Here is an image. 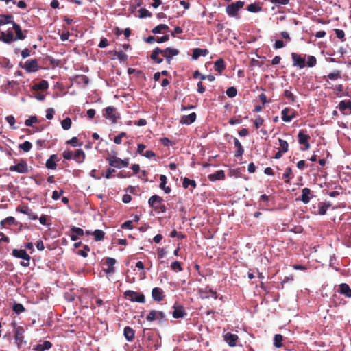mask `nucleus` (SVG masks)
I'll use <instances>...</instances> for the list:
<instances>
[{
    "instance_id": "f257e3e1",
    "label": "nucleus",
    "mask_w": 351,
    "mask_h": 351,
    "mask_svg": "<svg viewBox=\"0 0 351 351\" xmlns=\"http://www.w3.org/2000/svg\"><path fill=\"white\" fill-rule=\"evenodd\" d=\"M14 328V339L19 349L22 348L27 344V341L24 339L25 329L23 326H16V323H12Z\"/></svg>"
},
{
    "instance_id": "f03ea898",
    "label": "nucleus",
    "mask_w": 351,
    "mask_h": 351,
    "mask_svg": "<svg viewBox=\"0 0 351 351\" xmlns=\"http://www.w3.org/2000/svg\"><path fill=\"white\" fill-rule=\"evenodd\" d=\"M163 199L157 195L151 196L148 200L149 206L158 212L165 213L167 210L166 206L162 204Z\"/></svg>"
},
{
    "instance_id": "7ed1b4c3",
    "label": "nucleus",
    "mask_w": 351,
    "mask_h": 351,
    "mask_svg": "<svg viewBox=\"0 0 351 351\" xmlns=\"http://www.w3.org/2000/svg\"><path fill=\"white\" fill-rule=\"evenodd\" d=\"M103 116L111 121L112 123H117V120L121 118L119 113L114 106H108L104 110Z\"/></svg>"
},
{
    "instance_id": "20e7f679",
    "label": "nucleus",
    "mask_w": 351,
    "mask_h": 351,
    "mask_svg": "<svg viewBox=\"0 0 351 351\" xmlns=\"http://www.w3.org/2000/svg\"><path fill=\"white\" fill-rule=\"evenodd\" d=\"M12 254L16 258L24 260V261L21 262V265L23 267H28L29 265L31 256L25 250L14 249L12 250Z\"/></svg>"
},
{
    "instance_id": "39448f33",
    "label": "nucleus",
    "mask_w": 351,
    "mask_h": 351,
    "mask_svg": "<svg viewBox=\"0 0 351 351\" xmlns=\"http://www.w3.org/2000/svg\"><path fill=\"white\" fill-rule=\"evenodd\" d=\"M244 5L245 2L242 1H238L235 3H232L226 7V12L230 16L238 17V11L242 8Z\"/></svg>"
},
{
    "instance_id": "423d86ee",
    "label": "nucleus",
    "mask_w": 351,
    "mask_h": 351,
    "mask_svg": "<svg viewBox=\"0 0 351 351\" xmlns=\"http://www.w3.org/2000/svg\"><path fill=\"white\" fill-rule=\"evenodd\" d=\"M124 297L129 299L132 302H137L139 303H145V299L143 294L135 292L132 290H128L124 293Z\"/></svg>"
},
{
    "instance_id": "0eeeda50",
    "label": "nucleus",
    "mask_w": 351,
    "mask_h": 351,
    "mask_svg": "<svg viewBox=\"0 0 351 351\" xmlns=\"http://www.w3.org/2000/svg\"><path fill=\"white\" fill-rule=\"evenodd\" d=\"M180 51L177 49L167 47L165 49H161V56L165 58L168 64H171L173 58L179 54Z\"/></svg>"
},
{
    "instance_id": "6e6552de",
    "label": "nucleus",
    "mask_w": 351,
    "mask_h": 351,
    "mask_svg": "<svg viewBox=\"0 0 351 351\" xmlns=\"http://www.w3.org/2000/svg\"><path fill=\"white\" fill-rule=\"evenodd\" d=\"M9 170L19 173H28V165L24 160L21 159L18 164L10 166Z\"/></svg>"
},
{
    "instance_id": "1a4fd4ad",
    "label": "nucleus",
    "mask_w": 351,
    "mask_h": 351,
    "mask_svg": "<svg viewBox=\"0 0 351 351\" xmlns=\"http://www.w3.org/2000/svg\"><path fill=\"white\" fill-rule=\"evenodd\" d=\"M297 112L295 110L286 107L281 112V118L285 122H290L293 119L296 117Z\"/></svg>"
},
{
    "instance_id": "9d476101",
    "label": "nucleus",
    "mask_w": 351,
    "mask_h": 351,
    "mask_svg": "<svg viewBox=\"0 0 351 351\" xmlns=\"http://www.w3.org/2000/svg\"><path fill=\"white\" fill-rule=\"evenodd\" d=\"M291 58L293 61V66L298 67L299 69H303L306 66V60L304 57L296 53H291Z\"/></svg>"
},
{
    "instance_id": "9b49d317",
    "label": "nucleus",
    "mask_w": 351,
    "mask_h": 351,
    "mask_svg": "<svg viewBox=\"0 0 351 351\" xmlns=\"http://www.w3.org/2000/svg\"><path fill=\"white\" fill-rule=\"evenodd\" d=\"M23 68L29 73L36 72L38 71L39 66L38 64V60L32 59L27 60L25 62V64L23 66Z\"/></svg>"
},
{
    "instance_id": "f8f14e48",
    "label": "nucleus",
    "mask_w": 351,
    "mask_h": 351,
    "mask_svg": "<svg viewBox=\"0 0 351 351\" xmlns=\"http://www.w3.org/2000/svg\"><path fill=\"white\" fill-rule=\"evenodd\" d=\"M187 313L182 305L177 304L176 303L173 306V311L172 313V315L173 318H184L186 316Z\"/></svg>"
},
{
    "instance_id": "ddd939ff",
    "label": "nucleus",
    "mask_w": 351,
    "mask_h": 351,
    "mask_svg": "<svg viewBox=\"0 0 351 351\" xmlns=\"http://www.w3.org/2000/svg\"><path fill=\"white\" fill-rule=\"evenodd\" d=\"M146 319L149 322H153L154 320H163L165 319V315L162 311L152 310L147 315Z\"/></svg>"
},
{
    "instance_id": "4468645a",
    "label": "nucleus",
    "mask_w": 351,
    "mask_h": 351,
    "mask_svg": "<svg viewBox=\"0 0 351 351\" xmlns=\"http://www.w3.org/2000/svg\"><path fill=\"white\" fill-rule=\"evenodd\" d=\"M298 139L300 145H304L306 150L310 148V144L308 143L310 136L308 134H305L303 130L299 131L298 134Z\"/></svg>"
},
{
    "instance_id": "2eb2a0df",
    "label": "nucleus",
    "mask_w": 351,
    "mask_h": 351,
    "mask_svg": "<svg viewBox=\"0 0 351 351\" xmlns=\"http://www.w3.org/2000/svg\"><path fill=\"white\" fill-rule=\"evenodd\" d=\"M224 341L230 346L234 347L237 345V341L239 339V337L236 334H232L227 332L223 335Z\"/></svg>"
},
{
    "instance_id": "dca6fc26",
    "label": "nucleus",
    "mask_w": 351,
    "mask_h": 351,
    "mask_svg": "<svg viewBox=\"0 0 351 351\" xmlns=\"http://www.w3.org/2000/svg\"><path fill=\"white\" fill-rule=\"evenodd\" d=\"M150 58L156 64H160L163 62V57L161 56V49L156 47L150 55Z\"/></svg>"
},
{
    "instance_id": "f3484780",
    "label": "nucleus",
    "mask_w": 351,
    "mask_h": 351,
    "mask_svg": "<svg viewBox=\"0 0 351 351\" xmlns=\"http://www.w3.org/2000/svg\"><path fill=\"white\" fill-rule=\"evenodd\" d=\"M116 260L113 258L108 257L106 258L105 265H107V268L104 269V271L107 274H113L115 271L114 265Z\"/></svg>"
},
{
    "instance_id": "a211bd4d",
    "label": "nucleus",
    "mask_w": 351,
    "mask_h": 351,
    "mask_svg": "<svg viewBox=\"0 0 351 351\" xmlns=\"http://www.w3.org/2000/svg\"><path fill=\"white\" fill-rule=\"evenodd\" d=\"M60 161V158H58L57 154H52L49 156V158L47 160L45 166L49 169H56L57 165L56 162Z\"/></svg>"
},
{
    "instance_id": "6ab92c4d",
    "label": "nucleus",
    "mask_w": 351,
    "mask_h": 351,
    "mask_svg": "<svg viewBox=\"0 0 351 351\" xmlns=\"http://www.w3.org/2000/svg\"><path fill=\"white\" fill-rule=\"evenodd\" d=\"M152 296L153 300L157 302L162 301L164 298V292L161 288L154 287L152 291Z\"/></svg>"
},
{
    "instance_id": "aec40b11",
    "label": "nucleus",
    "mask_w": 351,
    "mask_h": 351,
    "mask_svg": "<svg viewBox=\"0 0 351 351\" xmlns=\"http://www.w3.org/2000/svg\"><path fill=\"white\" fill-rule=\"evenodd\" d=\"M12 28L16 33V37L14 38V40H24L26 38V36L23 34L20 25L16 24L14 21H12Z\"/></svg>"
},
{
    "instance_id": "412c9836",
    "label": "nucleus",
    "mask_w": 351,
    "mask_h": 351,
    "mask_svg": "<svg viewBox=\"0 0 351 351\" xmlns=\"http://www.w3.org/2000/svg\"><path fill=\"white\" fill-rule=\"evenodd\" d=\"M196 113L192 112L189 115H184L181 117L180 123L185 125H189L196 120Z\"/></svg>"
},
{
    "instance_id": "4be33fe9",
    "label": "nucleus",
    "mask_w": 351,
    "mask_h": 351,
    "mask_svg": "<svg viewBox=\"0 0 351 351\" xmlns=\"http://www.w3.org/2000/svg\"><path fill=\"white\" fill-rule=\"evenodd\" d=\"M209 53L207 49L195 48L193 51L192 58L197 60L201 56H206Z\"/></svg>"
},
{
    "instance_id": "5701e85b",
    "label": "nucleus",
    "mask_w": 351,
    "mask_h": 351,
    "mask_svg": "<svg viewBox=\"0 0 351 351\" xmlns=\"http://www.w3.org/2000/svg\"><path fill=\"white\" fill-rule=\"evenodd\" d=\"M106 160L108 161L109 165L110 166L118 168V169L121 168L122 159H121L120 158H118V157L114 156L112 157L106 158Z\"/></svg>"
},
{
    "instance_id": "b1692460",
    "label": "nucleus",
    "mask_w": 351,
    "mask_h": 351,
    "mask_svg": "<svg viewBox=\"0 0 351 351\" xmlns=\"http://www.w3.org/2000/svg\"><path fill=\"white\" fill-rule=\"evenodd\" d=\"M52 347V343L49 341H45L42 343L36 345L33 350L35 351H45L49 350Z\"/></svg>"
},
{
    "instance_id": "393cba45",
    "label": "nucleus",
    "mask_w": 351,
    "mask_h": 351,
    "mask_svg": "<svg viewBox=\"0 0 351 351\" xmlns=\"http://www.w3.org/2000/svg\"><path fill=\"white\" fill-rule=\"evenodd\" d=\"M71 231L72 232V234L71 235V239L73 241H76L78 239V237H81V236H83L84 235V230L83 229L80 228H78V227H75V226H73L71 228Z\"/></svg>"
},
{
    "instance_id": "a878e982",
    "label": "nucleus",
    "mask_w": 351,
    "mask_h": 351,
    "mask_svg": "<svg viewBox=\"0 0 351 351\" xmlns=\"http://www.w3.org/2000/svg\"><path fill=\"white\" fill-rule=\"evenodd\" d=\"M339 291L341 294L344 295L347 298H351V289L346 283L339 285Z\"/></svg>"
},
{
    "instance_id": "bb28decb",
    "label": "nucleus",
    "mask_w": 351,
    "mask_h": 351,
    "mask_svg": "<svg viewBox=\"0 0 351 351\" xmlns=\"http://www.w3.org/2000/svg\"><path fill=\"white\" fill-rule=\"evenodd\" d=\"M85 157L86 154L81 149L75 150V153L73 154V159L77 163H82L85 159Z\"/></svg>"
},
{
    "instance_id": "cd10ccee",
    "label": "nucleus",
    "mask_w": 351,
    "mask_h": 351,
    "mask_svg": "<svg viewBox=\"0 0 351 351\" xmlns=\"http://www.w3.org/2000/svg\"><path fill=\"white\" fill-rule=\"evenodd\" d=\"M123 335L127 341H132L134 339L135 332L131 327L125 326L124 328Z\"/></svg>"
},
{
    "instance_id": "c85d7f7f",
    "label": "nucleus",
    "mask_w": 351,
    "mask_h": 351,
    "mask_svg": "<svg viewBox=\"0 0 351 351\" xmlns=\"http://www.w3.org/2000/svg\"><path fill=\"white\" fill-rule=\"evenodd\" d=\"M208 178L210 181L223 180L225 178V173L223 170H219L214 173L208 175Z\"/></svg>"
},
{
    "instance_id": "c756f323",
    "label": "nucleus",
    "mask_w": 351,
    "mask_h": 351,
    "mask_svg": "<svg viewBox=\"0 0 351 351\" xmlns=\"http://www.w3.org/2000/svg\"><path fill=\"white\" fill-rule=\"evenodd\" d=\"M48 87H49V84H48L47 81L43 80L40 82H39L38 83L34 84L32 86V89L35 91H37L39 90H45L47 89Z\"/></svg>"
},
{
    "instance_id": "7c9ffc66",
    "label": "nucleus",
    "mask_w": 351,
    "mask_h": 351,
    "mask_svg": "<svg viewBox=\"0 0 351 351\" xmlns=\"http://www.w3.org/2000/svg\"><path fill=\"white\" fill-rule=\"evenodd\" d=\"M234 146L237 147V151L234 154V156L235 157L241 156L244 153V149H243L241 143L239 142V141L237 138H234Z\"/></svg>"
},
{
    "instance_id": "2f4dec72",
    "label": "nucleus",
    "mask_w": 351,
    "mask_h": 351,
    "mask_svg": "<svg viewBox=\"0 0 351 351\" xmlns=\"http://www.w3.org/2000/svg\"><path fill=\"white\" fill-rule=\"evenodd\" d=\"M214 69L216 71L221 74L226 69L224 60L222 58L218 59L214 63Z\"/></svg>"
},
{
    "instance_id": "473e14b6",
    "label": "nucleus",
    "mask_w": 351,
    "mask_h": 351,
    "mask_svg": "<svg viewBox=\"0 0 351 351\" xmlns=\"http://www.w3.org/2000/svg\"><path fill=\"white\" fill-rule=\"evenodd\" d=\"M160 186L159 187L165 191V193H169L171 191L169 186H166L167 177L165 175H160Z\"/></svg>"
},
{
    "instance_id": "72a5a7b5",
    "label": "nucleus",
    "mask_w": 351,
    "mask_h": 351,
    "mask_svg": "<svg viewBox=\"0 0 351 351\" xmlns=\"http://www.w3.org/2000/svg\"><path fill=\"white\" fill-rule=\"evenodd\" d=\"M0 34L2 36V41L5 43H10L14 40L13 33L8 31L7 34L0 31Z\"/></svg>"
},
{
    "instance_id": "f704fd0d",
    "label": "nucleus",
    "mask_w": 351,
    "mask_h": 351,
    "mask_svg": "<svg viewBox=\"0 0 351 351\" xmlns=\"http://www.w3.org/2000/svg\"><path fill=\"white\" fill-rule=\"evenodd\" d=\"M330 206L331 204L330 202H319L318 204V214L321 215H325Z\"/></svg>"
},
{
    "instance_id": "c9c22d12",
    "label": "nucleus",
    "mask_w": 351,
    "mask_h": 351,
    "mask_svg": "<svg viewBox=\"0 0 351 351\" xmlns=\"http://www.w3.org/2000/svg\"><path fill=\"white\" fill-rule=\"evenodd\" d=\"M310 194H311V190L308 188H304L302 190V195L300 197L301 201L304 203L307 204L310 201Z\"/></svg>"
},
{
    "instance_id": "e433bc0d",
    "label": "nucleus",
    "mask_w": 351,
    "mask_h": 351,
    "mask_svg": "<svg viewBox=\"0 0 351 351\" xmlns=\"http://www.w3.org/2000/svg\"><path fill=\"white\" fill-rule=\"evenodd\" d=\"M13 18L12 15L11 14H0V26L8 23H12L11 19Z\"/></svg>"
},
{
    "instance_id": "4c0bfd02",
    "label": "nucleus",
    "mask_w": 351,
    "mask_h": 351,
    "mask_svg": "<svg viewBox=\"0 0 351 351\" xmlns=\"http://www.w3.org/2000/svg\"><path fill=\"white\" fill-rule=\"evenodd\" d=\"M182 186L184 189H187L189 186H191L193 189H195L197 186V184L194 180H191L188 178H184L183 179Z\"/></svg>"
},
{
    "instance_id": "58836bf2",
    "label": "nucleus",
    "mask_w": 351,
    "mask_h": 351,
    "mask_svg": "<svg viewBox=\"0 0 351 351\" xmlns=\"http://www.w3.org/2000/svg\"><path fill=\"white\" fill-rule=\"evenodd\" d=\"M247 10L250 12H258L262 10V7L259 5V3H254L248 5Z\"/></svg>"
},
{
    "instance_id": "ea45409f",
    "label": "nucleus",
    "mask_w": 351,
    "mask_h": 351,
    "mask_svg": "<svg viewBox=\"0 0 351 351\" xmlns=\"http://www.w3.org/2000/svg\"><path fill=\"white\" fill-rule=\"evenodd\" d=\"M293 178V172L291 167H287L285 171L282 176V179L285 180V182L289 183L290 179Z\"/></svg>"
},
{
    "instance_id": "a19ab883",
    "label": "nucleus",
    "mask_w": 351,
    "mask_h": 351,
    "mask_svg": "<svg viewBox=\"0 0 351 351\" xmlns=\"http://www.w3.org/2000/svg\"><path fill=\"white\" fill-rule=\"evenodd\" d=\"M93 235L94 236L96 241H100L104 239L105 232L101 230L97 229L93 232Z\"/></svg>"
},
{
    "instance_id": "79ce46f5",
    "label": "nucleus",
    "mask_w": 351,
    "mask_h": 351,
    "mask_svg": "<svg viewBox=\"0 0 351 351\" xmlns=\"http://www.w3.org/2000/svg\"><path fill=\"white\" fill-rule=\"evenodd\" d=\"M283 337L280 334H276L274 338V345L276 348H280L282 346Z\"/></svg>"
},
{
    "instance_id": "37998d69",
    "label": "nucleus",
    "mask_w": 351,
    "mask_h": 351,
    "mask_svg": "<svg viewBox=\"0 0 351 351\" xmlns=\"http://www.w3.org/2000/svg\"><path fill=\"white\" fill-rule=\"evenodd\" d=\"M169 27L165 24H160L159 25L156 26L152 30L153 34H160L162 30H168Z\"/></svg>"
},
{
    "instance_id": "c03bdc74",
    "label": "nucleus",
    "mask_w": 351,
    "mask_h": 351,
    "mask_svg": "<svg viewBox=\"0 0 351 351\" xmlns=\"http://www.w3.org/2000/svg\"><path fill=\"white\" fill-rule=\"evenodd\" d=\"M72 121L69 117H66L61 121L62 128L64 130H67L71 128Z\"/></svg>"
},
{
    "instance_id": "a18cd8bd",
    "label": "nucleus",
    "mask_w": 351,
    "mask_h": 351,
    "mask_svg": "<svg viewBox=\"0 0 351 351\" xmlns=\"http://www.w3.org/2000/svg\"><path fill=\"white\" fill-rule=\"evenodd\" d=\"M278 141H279V145H280L279 150L286 153L288 151V148H289L288 143L285 140H283L281 138H279Z\"/></svg>"
},
{
    "instance_id": "49530a36",
    "label": "nucleus",
    "mask_w": 351,
    "mask_h": 351,
    "mask_svg": "<svg viewBox=\"0 0 351 351\" xmlns=\"http://www.w3.org/2000/svg\"><path fill=\"white\" fill-rule=\"evenodd\" d=\"M32 147V144L29 141H25L22 144L19 145V148L25 152H28Z\"/></svg>"
},
{
    "instance_id": "de8ad7c7",
    "label": "nucleus",
    "mask_w": 351,
    "mask_h": 351,
    "mask_svg": "<svg viewBox=\"0 0 351 351\" xmlns=\"http://www.w3.org/2000/svg\"><path fill=\"white\" fill-rule=\"evenodd\" d=\"M171 268L175 272L182 271L183 270L181 263L178 261H176L171 263Z\"/></svg>"
},
{
    "instance_id": "09e8293b",
    "label": "nucleus",
    "mask_w": 351,
    "mask_h": 351,
    "mask_svg": "<svg viewBox=\"0 0 351 351\" xmlns=\"http://www.w3.org/2000/svg\"><path fill=\"white\" fill-rule=\"evenodd\" d=\"M12 310L17 314H20L25 311V308L22 304L14 303L12 306Z\"/></svg>"
},
{
    "instance_id": "8fccbe9b",
    "label": "nucleus",
    "mask_w": 351,
    "mask_h": 351,
    "mask_svg": "<svg viewBox=\"0 0 351 351\" xmlns=\"http://www.w3.org/2000/svg\"><path fill=\"white\" fill-rule=\"evenodd\" d=\"M283 95L293 103L296 100V97L289 90H285L283 93Z\"/></svg>"
},
{
    "instance_id": "3c124183",
    "label": "nucleus",
    "mask_w": 351,
    "mask_h": 351,
    "mask_svg": "<svg viewBox=\"0 0 351 351\" xmlns=\"http://www.w3.org/2000/svg\"><path fill=\"white\" fill-rule=\"evenodd\" d=\"M327 77L328 79H330V80H337L339 78H341V71H339V70H336L334 72L329 73L327 75Z\"/></svg>"
},
{
    "instance_id": "603ef678",
    "label": "nucleus",
    "mask_w": 351,
    "mask_h": 351,
    "mask_svg": "<svg viewBox=\"0 0 351 351\" xmlns=\"http://www.w3.org/2000/svg\"><path fill=\"white\" fill-rule=\"evenodd\" d=\"M121 62H125L128 60V56L122 51H114V53Z\"/></svg>"
},
{
    "instance_id": "864d4df0",
    "label": "nucleus",
    "mask_w": 351,
    "mask_h": 351,
    "mask_svg": "<svg viewBox=\"0 0 351 351\" xmlns=\"http://www.w3.org/2000/svg\"><path fill=\"white\" fill-rule=\"evenodd\" d=\"M351 101H341L339 104V109L340 111L343 112L346 109L349 108L350 106Z\"/></svg>"
},
{
    "instance_id": "5fc2aeb1",
    "label": "nucleus",
    "mask_w": 351,
    "mask_h": 351,
    "mask_svg": "<svg viewBox=\"0 0 351 351\" xmlns=\"http://www.w3.org/2000/svg\"><path fill=\"white\" fill-rule=\"evenodd\" d=\"M139 17L140 18H145V17H151L152 13L145 8H141L138 10Z\"/></svg>"
},
{
    "instance_id": "6e6d98bb",
    "label": "nucleus",
    "mask_w": 351,
    "mask_h": 351,
    "mask_svg": "<svg viewBox=\"0 0 351 351\" xmlns=\"http://www.w3.org/2000/svg\"><path fill=\"white\" fill-rule=\"evenodd\" d=\"M31 209L27 206H23V205H19L16 208V210L17 212L21 213L26 215H27V214H29V211Z\"/></svg>"
},
{
    "instance_id": "4d7b16f0",
    "label": "nucleus",
    "mask_w": 351,
    "mask_h": 351,
    "mask_svg": "<svg viewBox=\"0 0 351 351\" xmlns=\"http://www.w3.org/2000/svg\"><path fill=\"white\" fill-rule=\"evenodd\" d=\"M226 93L228 97H235L237 95V88L235 87L231 86V87L228 88V89L226 91Z\"/></svg>"
},
{
    "instance_id": "13d9d810",
    "label": "nucleus",
    "mask_w": 351,
    "mask_h": 351,
    "mask_svg": "<svg viewBox=\"0 0 351 351\" xmlns=\"http://www.w3.org/2000/svg\"><path fill=\"white\" fill-rule=\"evenodd\" d=\"M317 64V59L315 56H309L308 57V60L306 62V65L308 66V67H313V66H315Z\"/></svg>"
},
{
    "instance_id": "bf43d9fd",
    "label": "nucleus",
    "mask_w": 351,
    "mask_h": 351,
    "mask_svg": "<svg viewBox=\"0 0 351 351\" xmlns=\"http://www.w3.org/2000/svg\"><path fill=\"white\" fill-rule=\"evenodd\" d=\"M38 119L36 116H31L29 119L25 120V125L26 126H32L33 123H36Z\"/></svg>"
},
{
    "instance_id": "052dcab7",
    "label": "nucleus",
    "mask_w": 351,
    "mask_h": 351,
    "mask_svg": "<svg viewBox=\"0 0 351 351\" xmlns=\"http://www.w3.org/2000/svg\"><path fill=\"white\" fill-rule=\"evenodd\" d=\"M264 123V119L260 116H257L256 119L254 121V125L256 129H258Z\"/></svg>"
},
{
    "instance_id": "680f3d73",
    "label": "nucleus",
    "mask_w": 351,
    "mask_h": 351,
    "mask_svg": "<svg viewBox=\"0 0 351 351\" xmlns=\"http://www.w3.org/2000/svg\"><path fill=\"white\" fill-rule=\"evenodd\" d=\"M5 221L7 223V225L9 226H16L17 224V222L14 217H8L5 219Z\"/></svg>"
},
{
    "instance_id": "e2e57ef3",
    "label": "nucleus",
    "mask_w": 351,
    "mask_h": 351,
    "mask_svg": "<svg viewBox=\"0 0 351 351\" xmlns=\"http://www.w3.org/2000/svg\"><path fill=\"white\" fill-rule=\"evenodd\" d=\"M290 0H269V1L274 4H275L277 6H279L280 5H287L289 3Z\"/></svg>"
},
{
    "instance_id": "0e129e2a",
    "label": "nucleus",
    "mask_w": 351,
    "mask_h": 351,
    "mask_svg": "<svg viewBox=\"0 0 351 351\" xmlns=\"http://www.w3.org/2000/svg\"><path fill=\"white\" fill-rule=\"evenodd\" d=\"M132 221H133L132 220H128L125 221L123 223L121 224V228L132 230L133 228Z\"/></svg>"
},
{
    "instance_id": "69168bd1",
    "label": "nucleus",
    "mask_w": 351,
    "mask_h": 351,
    "mask_svg": "<svg viewBox=\"0 0 351 351\" xmlns=\"http://www.w3.org/2000/svg\"><path fill=\"white\" fill-rule=\"evenodd\" d=\"M62 156L66 160H71L73 158V153L71 151L66 150L63 152Z\"/></svg>"
},
{
    "instance_id": "338daca9",
    "label": "nucleus",
    "mask_w": 351,
    "mask_h": 351,
    "mask_svg": "<svg viewBox=\"0 0 351 351\" xmlns=\"http://www.w3.org/2000/svg\"><path fill=\"white\" fill-rule=\"evenodd\" d=\"M55 113V110L52 108H49L46 111V118L49 120H51L53 118V115Z\"/></svg>"
},
{
    "instance_id": "774afa93",
    "label": "nucleus",
    "mask_w": 351,
    "mask_h": 351,
    "mask_svg": "<svg viewBox=\"0 0 351 351\" xmlns=\"http://www.w3.org/2000/svg\"><path fill=\"white\" fill-rule=\"evenodd\" d=\"M171 237H177L178 239H182L185 237V236L182 232H178L177 230H173L171 234Z\"/></svg>"
}]
</instances>
